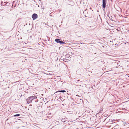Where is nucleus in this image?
<instances>
[{
    "label": "nucleus",
    "mask_w": 129,
    "mask_h": 129,
    "mask_svg": "<svg viewBox=\"0 0 129 129\" xmlns=\"http://www.w3.org/2000/svg\"><path fill=\"white\" fill-rule=\"evenodd\" d=\"M67 119L66 118H62L61 119V121L63 123L65 121H66V120Z\"/></svg>",
    "instance_id": "obj_7"
},
{
    "label": "nucleus",
    "mask_w": 129,
    "mask_h": 129,
    "mask_svg": "<svg viewBox=\"0 0 129 129\" xmlns=\"http://www.w3.org/2000/svg\"><path fill=\"white\" fill-rule=\"evenodd\" d=\"M32 100L29 97L26 100V101L27 102V103L28 104L32 102Z\"/></svg>",
    "instance_id": "obj_4"
},
{
    "label": "nucleus",
    "mask_w": 129,
    "mask_h": 129,
    "mask_svg": "<svg viewBox=\"0 0 129 129\" xmlns=\"http://www.w3.org/2000/svg\"><path fill=\"white\" fill-rule=\"evenodd\" d=\"M80 81V80H77V81L78 82L79 81Z\"/></svg>",
    "instance_id": "obj_11"
},
{
    "label": "nucleus",
    "mask_w": 129,
    "mask_h": 129,
    "mask_svg": "<svg viewBox=\"0 0 129 129\" xmlns=\"http://www.w3.org/2000/svg\"><path fill=\"white\" fill-rule=\"evenodd\" d=\"M68 122L69 121L67 120L64 122H63V124L64 125H66V124H67Z\"/></svg>",
    "instance_id": "obj_9"
},
{
    "label": "nucleus",
    "mask_w": 129,
    "mask_h": 129,
    "mask_svg": "<svg viewBox=\"0 0 129 129\" xmlns=\"http://www.w3.org/2000/svg\"><path fill=\"white\" fill-rule=\"evenodd\" d=\"M66 92V91L64 90H59L58 91H57L56 92V93L57 92Z\"/></svg>",
    "instance_id": "obj_8"
},
{
    "label": "nucleus",
    "mask_w": 129,
    "mask_h": 129,
    "mask_svg": "<svg viewBox=\"0 0 129 129\" xmlns=\"http://www.w3.org/2000/svg\"><path fill=\"white\" fill-rule=\"evenodd\" d=\"M20 116V114H17L13 116H14V117H16V116Z\"/></svg>",
    "instance_id": "obj_10"
},
{
    "label": "nucleus",
    "mask_w": 129,
    "mask_h": 129,
    "mask_svg": "<svg viewBox=\"0 0 129 129\" xmlns=\"http://www.w3.org/2000/svg\"><path fill=\"white\" fill-rule=\"evenodd\" d=\"M107 0H103L102 6L103 8H105L106 6V1Z\"/></svg>",
    "instance_id": "obj_3"
},
{
    "label": "nucleus",
    "mask_w": 129,
    "mask_h": 129,
    "mask_svg": "<svg viewBox=\"0 0 129 129\" xmlns=\"http://www.w3.org/2000/svg\"><path fill=\"white\" fill-rule=\"evenodd\" d=\"M55 41L57 43H60V44H63L64 42L62 41H60V40L58 39H56Z\"/></svg>",
    "instance_id": "obj_1"
},
{
    "label": "nucleus",
    "mask_w": 129,
    "mask_h": 129,
    "mask_svg": "<svg viewBox=\"0 0 129 129\" xmlns=\"http://www.w3.org/2000/svg\"><path fill=\"white\" fill-rule=\"evenodd\" d=\"M32 17L33 20L36 19L38 17V15L36 14H34L32 16Z\"/></svg>",
    "instance_id": "obj_2"
},
{
    "label": "nucleus",
    "mask_w": 129,
    "mask_h": 129,
    "mask_svg": "<svg viewBox=\"0 0 129 129\" xmlns=\"http://www.w3.org/2000/svg\"><path fill=\"white\" fill-rule=\"evenodd\" d=\"M29 97L30 98L32 101L34 99H37V97L36 96H32Z\"/></svg>",
    "instance_id": "obj_5"
},
{
    "label": "nucleus",
    "mask_w": 129,
    "mask_h": 129,
    "mask_svg": "<svg viewBox=\"0 0 129 129\" xmlns=\"http://www.w3.org/2000/svg\"><path fill=\"white\" fill-rule=\"evenodd\" d=\"M2 5H6L7 6H8L9 3H6V2H5L4 3L2 2L1 3Z\"/></svg>",
    "instance_id": "obj_6"
}]
</instances>
